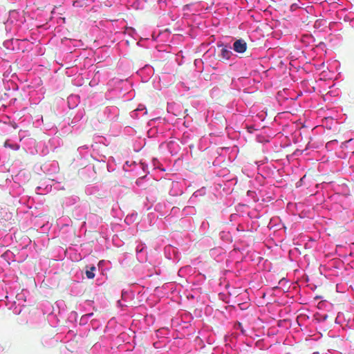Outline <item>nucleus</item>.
<instances>
[{
  "mask_svg": "<svg viewBox=\"0 0 354 354\" xmlns=\"http://www.w3.org/2000/svg\"><path fill=\"white\" fill-rule=\"evenodd\" d=\"M248 48L247 43L242 39L236 40L233 44V49L239 53H243Z\"/></svg>",
  "mask_w": 354,
  "mask_h": 354,
  "instance_id": "obj_1",
  "label": "nucleus"
},
{
  "mask_svg": "<svg viewBox=\"0 0 354 354\" xmlns=\"http://www.w3.org/2000/svg\"><path fill=\"white\" fill-rule=\"evenodd\" d=\"M221 47V53L218 57L220 59L227 60L229 59L232 55V52L231 51V47H227V46H224L223 44H221L219 46Z\"/></svg>",
  "mask_w": 354,
  "mask_h": 354,
  "instance_id": "obj_2",
  "label": "nucleus"
},
{
  "mask_svg": "<svg viewBox=\"0 0 354 354\" xmlns=\"http://www.w3.org/2000/svg\"><path fill=\"white\" fill-rule=\"evenodd\" d=\"M145 111L144 115L147 114V109L145 105L139 104L138 108L131 112V117L137 116L138 112Z\"/></svg>",
  "mask_w": 354,
  "mask_h": 354,
  "instance_id": "obj_3",
  "label": "nucleus"
},
{
  "mask_svg": "<svg viewBox=\"0 0 354 354\" xmlns=\"http://www.w3.org/2000/svg\"><path fill=\"white\" fill-rule=\"evenodd\" d=\"M96 268L94 266H92L89 270H86V275L88 279H93L95 277L94 272L95 271Z\"/></svg>",
  "mask_w": 354,
  "mask_h": 354,
  "instance_id": "obj_4",
  "label": "nucleus"
},
{
  "mask_svg": "<svg viewBox=\"0 0 354 354\" xmlns=\"http://www.w3.org/2000/svg\"><path fill=\"white\" fill-rule=\"evenodd\" d=\"M167 111L169 113H172L174 115H176V107L174 102H167Z\"/></svg>",
  "mask_w": 354,
  "mask_h": 354,
  "instance_id": "obj_5",
  "label": "nucleus"
},
{
  "mask_svg": "<svg viewBox=\"0 0 354 354\" xmlns=\"http://www.w3.org/2000/svg\"><path fill=\"white\" fill-rule=\"evenodd\" d=\"M174 144H175V142H174V141H173V140L169 141V142H168V144H167V146H168L169 150L170 151L171 153H172V154H173L174 153H176V152L174 151V149H174Z\"/></svg>",
  "mask_w": 354,
  "mask_h": 354,
  "instance_id": "obj_6",
  "label": "nucleus"
},
{
  "mask_svg": "<svg viewBox=\"0 0 354 354\" xmlns=\"http://www.w3.org/2000/svg\"><path fill=\"white\" fill-rule=\"evenodd\" d=\"M93 315V313H88V314H86V315H83V316L82 317L81 320H82V321H84V320H86V318H88V317H92Z\"/></svg>",
  "mask_w": 354,
  "mask_h": 354,
  "instance_id": "obj_7",
  "label": "nucleus"
},
{
  "mask_svg": "<svg viewBox=\"0 0 354 354\" xmlns=\"http://www.w3.org/2000/svg\"><path fill=\"white\" fill-rule=\"evenodd\" d=\"M152 162H153V166L154 167V168H158V163H159V162H158V160H156V159H153Z\"/></svg>",
  "mask_w": 354,
  "mask_h": 354,
  "instance_id": "obj_8",
  "label": "nucleus"
},
{
  "mask_svg": "<svg viewBox=\"0 0 354 354\" xmlns=\"http://www.w3.org/2000/svg\"><path fill=\"white\" fill-rule=\"evenodd\" d=\"M140 166H141V167H142V170H143V171H145L147 170V165H146V164H145V163H144V162H140Z\"/></svg>",
  "mask_w": 354,
  "mask_h": 354,
  "instance_id": "obj_9",
  "label": "nucleus"
},
{
  "mask_svg": "<svg viewBox=\"0 0 354 354\" xmlns=\"http://www.w3.org/2000/svg\"><path fill=\"white\" fill-rule=\"evenodd\" d=\"M142 251V248L139 249V248H138V247L136 248V252H137V253H140V252H141Z\"/></svg>",
  "mask_w": 354,
  "mask_h": 354,
  "instance_id": "obj_10",
  "label": "nucleus"
},
{
  "mask_svg": "<svg viewBox=\"0 0 354 354\" xmlns=\"http://www.w3.org/2000/svg\"><path fill=\"white\" fill-rule=\"evenodd\" d=\"M171 249H173L171 246H167L165 250L166 251H170Z\"/></svg>",
  "mask_w": 354,
  "mask_h": 354,
  "instance_id": "obj_11",
  "label": "nucleus"
},
{
  "mask_svg": "<svg viewBox=\"0 0 354 354\" xmlns=\"http://www.w3.org/2000/svg\"><path fill=\"white\" fill-rule=\"evenodd\" d=\"M173 252H174V254L176 255V251L174 249H173Z\"/></svg>",
  "mask_w": 354,
  "mask_h": 354,
  "instance_id": "obj_12",
  "label": "nucleus"
}]
</instances>
